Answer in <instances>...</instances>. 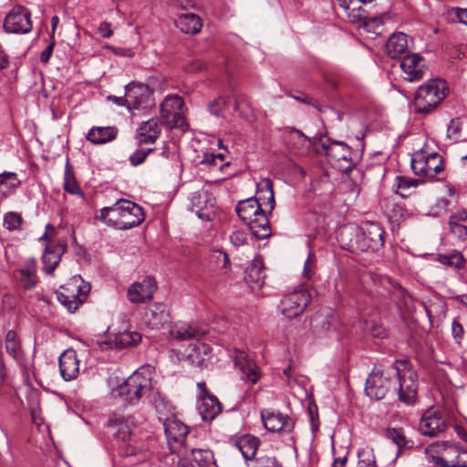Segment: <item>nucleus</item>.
I'll use <instances>...</instances> for the list:
<instances>
[{"label":"nucleus","mask_w":467,"mask_h":467,"mask_svg":"<svg viewBox=\"0 0 467 467\" xmlns=\"http://www.w3.org/2000/svg\"><path fill=\"white\" fill-rule=\"evenodd\" d=\"M122 202H124V199L117 201L111 206L102 208L100 214L97 218L105 222L109 226L119 229V223L122 222Z\"/></svg>","instance_id":"nucleus-33"},{"label":"nucleus","mask_w":467,"mask_h":467,"mask_svg":"<svg viewBox=\"0 0 467 467\" xmlns=\"http://www.w3.org/2000/svg\"><path fill=\"white\" fill-rule=\"evenodd\" d=\"M225 106V100L223 98H219L217 99H214L212 103H210L209 109L212 114L215 115L216 117H219L222 113L223 109H224Z\"/></svg>","instance_id":"nucleus-58"},{"label":"nucleus","mask_w":467,"mask_h":467,"mask_svg":"<svg viewBox=\"0 0 467 467\" xmlns=\"http://www.w3.org/2000/svg\"><path fill=\"white\" fill-rule=\"evenodd\" d=\"M80 278L73 277L68 283L60 286L57 291V300L67 308L69 312L76 311L85 301L89 286L81 285Z\"/></svg>","instance_id":"nucleus-8"},{"label":"nucleus","mask_w":467,"mask_h":467,"mask_svg":"<svg viewBox=\"0 0 467 467\" xmlns=\"http://www.w3.org/2000/svg\"><path fill=\"white\" fill-rule=\"evenodd\" d=\"M394 383L399 382V399L407 405H411L417 399L418 375L408 361H397L391 366Z\"/></svg>","instance_id":"nucleus-5"},{"label":"nucleus","mask_w":467,"mask_h":467,"mask_svg":"<svg viewBox=\"0 0 467 467\" xmlns=\"http://www.w3.org/2000/svg\"><path fill=\"white\" fill-rule=\"evenodd\" d=\"M462 124L458 119H451L448 125L447 133L448 137L455 141L459 140Z\"/></svg>","instance_id":"nucleus-53"},{"label":"nucleus","mask_w":467,"mask_h":467,"mask_svg":"<svg viewBox=\"0 0 467 467\" xmlns=\"http://www.w3.org/2000/svg\"><path fill=\"white\" fill-rule=\"evenodd\" d=\"M437 447V463L443 467H467V448L450 441L439 443Z\"/></svg>","instance_id":"nucleus-9"},{"label":"nucleus","mask_w":467,"mask_h":467,"mask_svg":"<svg viewBox=\"0 0 467 467\" xmlns=\"http://www.w3.org/2000/svg\"><path fill=\"white\" fill-rule=\"evenodd\" d=\"M394 297L399 309L404 314H410L415 310L414 299L401 286H399L394 292Z\"/></svg>","instance_id":"nucleus-41"},{"label":"nucleus","mask_w":467,"mask_h":467,"mask_svg":"<svg viewBox=\"0 0 467 467\" xmlns=\"http://www.w3.org/2000/svg\"><path fill=\"white\" fill-rule=\"evenodd\" d=\"M152 369L143 366L133 372L123 383L118 386L116 392L130 404H136L151 389Z\"/></svg>","instance_id":"nucleus-3"},{"label":"nucleus","mask_w":467,"mask_h":467,"mask_svg":"<svg viewBox=\"0 0 467 467\" xmlns=\"http://www.w3.org/2000/svg\"><path fill=\"white\" fill-rule=\"evenodd\" d=\"M384 436L398 447L399 452L406 448L412 447V441L407 438L404 430L401 428H387Z\"/></svg>","instance_id":"nucleus-40"},{"label":"nucleus","mask_w":467,"mask_h":467,"mask_svg":"<svg viewBox=\"0 0 467 467\" xmlns=\"http://www.w3.org/2000/svg\"><path fill=\"white\" fill-rule=\"evenodd\" d=\"M385 231L379 223L367 222L342 226L337 234L340 246L350 253L377 254L383 249Z\"/></svg>","instance_id":"nucleus-1"},{"label":"nucleus","mask_w":467,"mask_h":467,"mask_svg":"<svg viewBox=\"0 0 467 467\" xmlns=\"http://www.w3.org/2000/svg\"><path fill=\"white\" fill-rule=\"evenodd\" d=\"M161 132V128L156 119H150L142 122L138 129L137 139L139 145L154 144Z\"/></svg>","instance_id":"nucleus-28"},{"label":"nucleus","mask_w":467,"mask_h":467,"mask_svg":"<svg viewBox=\"0 0 467 467\" xmlns=\"http://www.w3.org/2000/svg\"><path fill=\"white\" fill-rule=\"evenodd\" d=\"M122 222L119 223V230H128L139 226L145 219L142 208L133 202H122Z\"/></svg>","instance_id":"nucleus-19"},{"label":"nucleus","mask_w":467,"mask_h":467,"mask_svg":"<svg viewBox=\"0 0 467 467\" xmlns=\"http://www.w3.org/2000/svg\"><path fill=\"white\" fill-rule=\"evenodd\" d=\"M443 159L439 153H437L435 158V164L432 167V172L431 175L430 176V179L435 178L443 171Z\"/></svg>","instance_id":"nucleus-63"},{"label":"nucleus","mask_w":467,"mask_h":467,"mask_svg":"<svg viewBox=\"0 0 467 467\" xmlns=\"http://www.w3.org/2000/svg\"><path fill=\"white\" fill-rule=\"evenodd\" d=\"M191 209L204 221H212L215 216V199L205 190L197 191L191 195Z\"/></svg>","instance_id":"nucleus-15"},{"label":"nucleus","mask_w":467,"mask_h":467,"mask_svg":"<svg viewBox=\"0 0 467 467\" xmlns=\"http://www.w3.org/2000/svg\"><path fill=\"white\" fill-rule=\"evenodd\" d=\"M438 261L444 265L455 269L462 268L465 263L463 255L458 251H452L450 254H438Z\"/></svg>","instance_id":"nucleus-45"},{"label":"nucleus","mask_w":467,"mask_h":467,"mask_svg":"<svg viewBox=\"0 0 467 467\" xmlns=\"http://www.w3.org/2000/svg\"><path fill=\"white\" fill-rule=\"evenodd\" d=\"M158 289L155 277L148 275L141 281L132 283L127 290V299L131 304H145L150 302Z\"/></svg>","instance_id":"nucleus-12"},{"label":"nucleus","mask_w":467,"mask_h":467,"mask_svg":"<svg viewBox=\"0 0 467 467\" xmlns=\"http://www.w3.org/2000/svg\"><path fill=\"white\" fill-rule=\"evenodd\" d=\"M452 424L453 419L447 410L431 407L421 415L419 431L423 436L431 438L439 437Z\"/></svg>","instance_id":"nucleus-6"},{"label":"nucleus","mask_w":467,"mask_h":467,"mask_svg":"<svg viewBox=\"0 0 467 467\" xmlns=\"http://www.w3.org/2000/svg\"><path fill=\"white\" fill-rule=\"evenodd\" d=\"M393 385L394 373L391 372V366L387 369L374 368L367 379L365 392L371 399L382 400Z\"/></svg>","instance_id":"nucleus-7"},{"label":"nucleus","mask_w":467,"mask_h":467,"mask_svg":"<svg viewBox=\"0 0 467 467\" xmlns=\"http://www.w3.org/2000/svg\"><path fill=\"white\" fill-rule=\"evenodd\" d=\"M205 67V64L200 60H194V61H192L190 62L185 69L187 72L189 73H196V72H200L202 70H203Z\"/></svg>","instance_id":"nucleus-64"},{"label":"nucleus","mask_w":467,"mask_h":467,"mask_svg":"<svg viewBox=\"0 0 467 467\" xmlns=\"http://www.w3.org/2000/svg\"><path fill=\"white\" fill-rule=\"evenodd\" d=\"M325 155L335 161H344L348 163L352 162V151L349 146L343 141L331 140L328 139L321 144Z\"/></svg>","instance_id":"nucleus-25"},{"label":"nucleus","mask_w":467,"mask_h":467,"mask_svg":"<svg viewBox=\"0 0 467 467\" xmlns=\"http://www.w3.org/2000/svg\"><path fill=\"white\" fill-rule=\"evenodd\" d=\"M182 106L183 101L180 96H167L161 104V118L168 123H175L181 117Z\"/></svg>","instance_id":"nucleus-27"},{"label":"nucleus","mask_w":467,"mask_h":467,"mask_svg":"<svg viewBox=\"0 0 467 467\" xmlns=\"http://www.w3.org/2000/svg\"><path fill=\"white\" fill-rule=\"evenodd\" d=\"M263 182H264V187L265 189V192L268 193L267 202L270 205V210H273L275 207V196H274L273 182L270 179H265L263 181Z\"/></svg>","instance_id":"nucleus-59"},{"label":"nucleus","mask_w":467,"mask_h":467,"mask_svg":"<svg viewBox=\"0 0 467 467\" xmlns=\"http://www.w3.org/2000/svg\"><path fill=\"white\" fill-rule=\"evenodd\" d=\"M225 156L223 153H205L203 155L202 163H207L209 165L213 166H219L220 169L223 167V161H224Z\"/></svg>","instance_id":"nucleus-52"},{"label":"nucleus","mask_w":467,"mask_h":467,"mask_svg":"<svg viewBox=\"0 0 467 467\" xmlns=\"http://www.w3.org/2000/svg\"><path fill=\"white\" fill-rule=\"evenodd\" d=\"M446 82L441 79H431L422 84L415 94V111L420 114L430 113L446 97Z\"/></svg>","instance_id":"nucleus-4"},{"label":"nucleus","mask_w":467,"mask_h":467,"mask_svg":"<svg viewBox=\"0 0 467 467\" xmlns=\"http://www.w3.org/2000/svg\"><path fill=\"white\" fill-rule=\"evenodd\" d=\"M358 467H377L373 450L363 449L358 451Z\"/></svg>","instance_id":"nucleus-47"},{"label":"nucleus","mask_w":467,"mask_h":467,"mask_svg":"<svg viewBox=\"0 0 467 467\" xmlns=\"http://www.w3.org/2000/svg\"><path fill=\"white\" fill-rule=\"evenodd\" d=\"M144 322L152 329H159L170 323V313L163 303L153 304L144 314Z\"/></svg>","instance_id":"nucleus-21"},{"label":"nucleus","mask_w":467,"mask_h":467,"mask_svg":"<svg viewBox=\"0 0 467 467\" xmlns=\"http://www.w3.org/2000/svg\"><path fill=\"white\" fill-rule=\"evenodd\" d=\"M175 23L176 26L186 34H197L202 26L200 16L192 13L182 14Z\"/></svg>","instance_id":"nucleus-38"},{"label":"nucleus","mask_w":467,"mask_h":467,"mask_svg":"<svg viewBox=\"0 0 467 467\" xmlns=\"http://www.w3.org/2000/svg\"><path fill=\"white\" fill-rule=\"evenodd\" d=\"M109 426L113 429V435L116 439L126 442L132 441V430L134 422L129 419L118 418L109 421Z\"/></svg>","instance_id":"nucleus-30"},{"label":"nucleus","mask_w":467,"mask_h":467,"mask_svg":"<svg viewBox=\"0 0 467 467\" xmlns=\"http://www.w3.org/2000/svg\"><path fill=\"white\" fill-rule=\"evenodd\" d=\"M450 15L453 20L467 26V8L453 7Z\"/></svg>","instance_id":"nucleus-56"},{"label":"nucleus","mask_w":467,"mask_h":467,"mask_svg":"<svg viewBox=\"0 0 467 467\" xmlns=\"http://www.w3.org/2000/svg\"><path fill=\"white\" fill-rule=\"evenodd\" d=\"M398 189L400 190H407L411 187H417L420 181L412 178H408L405 176H398Z\"/></svg>","instance_id":"nucleus-55"},{"label":"nucleus","mask_w":467,"mask_h":467,"mask_svg":"<svg viewBox=\"0 0 467 467\" xmlns=\"http://www.w3.org/2000/svg\"><path fill=\"white\" fill-rule=\"evenodd\" d=\"M192 454L199 467H218L213 452L210 450L192 449Z\"/></svg>","instance_id":"nucleus-44"},{"label":"nucleus","mask_w":467,"mask_h":467,"mask_svg":"<svg viewBox=\"0 0 467 467\" xmlns=\"http://www.w3.org/2000/svg\"><path fill=\"white\" fill-rule=\"evenodd\" d=\"M169 334L171 337L178 340H188L191 338H198L204 334L198 328H195L187 323L178 322L169 327Z\"/></svg>","instance_id":"nucleus-34"},{"label":"nucleus","mask_w":467,"mask_h":467,"mask_svg":"<svg viewBox=\"0 0 467 467\" xmlns=\"http://www.w3.org/2000/svg\"><path fill=\"white\" fill-rule=\"evenodd\" d=\"M22 223V217L19 213L14 212H8L4 217V226L9 230H16Z\"/></svg>","instance_id":"nucleus-50"},{"label":"nucleus","mask_w":467,"mask_h":467,"mask_svg":"<svg viewBox=\"0 0 467 467\" xmlns=\"http://www.w3.org/2000/svg\"><path fill=\"white\" fill-rule=\"evenodd\" d=\"M66 250L67 244L65 242H50L47 244L42 256L43 269L47 274L52 275L54 273Z\"/></svg>","instance_id":"nucleus-20"},{"label":"nucleus","mask_w":467,"mask_h":467,"mask_svg":"<svg viewBox=\"0 0 467 467\" xmlns=\"http://www.w3.org/2000/svg\"><path fill=\"white\" fill-rule=\"evenodd\" d=\"M212 348L205 343L196 342L188 348L187 359L195 367H207Z\"/></svg>","instance_id":"nucleus-29"},{"label":"nucleus","mask_w":467,"mask_h":467,"mask_svg":"<svg viewBox=\"0 0 467 467\" xmlns=\"http://www.w3.org/2000/svg\"><path fill=\"white\" fill-rule=\"evenodd\" d=\"M141 336L136 331H124L116 335L113 344L118 348H130L138 345Z\"/></svg>","instance_id":"nucleus-43"},{"label":"nucleus","mask_w":467,"mask_h":467,"mask_svg":"<svg viewBox=\"0 0 467 467\" xmlns=\"http://www.w3.org/2000/svg\"><path fill=\"white\" fill-rule=\"evenodd\" d=\"M234 365L241 372V379L254 385L261 378V371L253 358L243 350H235Z\"/></svg>","instance_id":"nucleus-17"},{"label":"nucleus","mask_w":467,"mask_h":467,"mask_svg":"<svg viewBox=\"0 0 467 467\" xmlns=\"http://www.w3.org/2000/svg\"><path fill=\"white\" fill-rule=\"evenodd\" d=\"M235 211L257 239H265L271 235L269 219L255 197L240 201Z\"/></svg>","instance_id":"nucleus-2"},{"label":"nucleus","mask_w":467,"mask_h":467,"mask_svg":"<svg viewBox=\"0 0 467 467\" xmlns=\"http://www.w3.org/2000/svg\"><path fill=\"white\" fill-rule=\"evenodd\" d=\"M310 298L307 291L296 290L283 297L279 304V309L287 318H294L304 312L310 302Z\"/></svg>","instance_id":"nucleus-13"},{"label":"nucleus","mask_w":467,"mask_h":467,"mask_svg":"<svg viewBox=\"0 0 467 467\" xmlns=\"http://www.w3.org/2000/svg\"><path fill=\"white\" fill-rule=\"evenodd\" d=\"M4 29L10 34H27L32 30L31 13L24 6H15L5 16Z\"/></svg>","instance_id":"nucleus-11"},{"label":"nucleus","mask_w":467,"mask_h":467,"mask_svg":"<svg viewBox=\"0 0 467 467\" xmlns=\"http://www.w3.org/2000/svg\"><path fill=\"white\" fill-rule=\"evenodd\" d=\"M59 369L62 378L67 380H72L79 373V360L74 349L65 350L58 359Z\"/></svg>","instance_id":"nucleus-23"},{"label":"nucleus","mask_w":467,"mask_h":467,"mask_svg":"<svg viewBox=\"0 0 467 467\" xmlns=\"http://www.w3.org/2000/svg\"><path fill=\"white\" fill-rule=\"evenodd\" d=\"M261 418L265 429L272 432L280 431L290 432L294 428L293 420L279 411L265 410L261 412Z\"/></svg>","instance_id":"nucleus-18"},{"label":"nucleus","mask_w":467,"mask_h":467,"mask_svg":"<svg viewBox=\"0 0 467 467\" xmlns=\"http://www.w3.org/2000/svg\"><path fill=\"white\" fill-rule=\"evenodd\" d=\"M5 343L7 353L16 358L21 350V342L16 332L9 330L5 335Z\"/></svg>","instance_id":"nucleus-46"},{"label":"nucleus","mask_w":467,"mask_h":467,"mask_svg":"<svg viewBox=\"0 0 467 467\" xmlns=\"http://www.w3.org/2000/svg\"><path fill=\"white\" fill-rule=\"evenodd\" d=\"M448 225L451 235L457 242H467V210L457 211L451 214Z\"/></svg>","instance_id":"nucleus-26"},{"label":"nucleus","mask_w":467,"mask_h":467,"mask_svg":"<svg viewBox=\"0 0 467 467\" xmlns=\"http://www.w3.org/2000/svg\"><path fill=\"white\" fill-rule=\"evenodd\" d=\"M330 322L323 316H315L311 320V327L315 333L322 335L329 330Z\"/></svg>","instance_id":"nucleus-49"},{"label":"nucleus","mask_w":467,"mask_h":467,"mask_svg":"<svg viewBox=\"0 0 467 467\" xmlns=\"http://www.w3.org/2000/svg\"><path fill=\"white\" fill-rule=\"evenodd\" d=\"M63 188L70 194H78L83 197V192L74 175L73 166L70 164L68 159L65 166Z\"/></svg>","instance_id":"nucleus-42"},{"label":"nucleus","mask_w":467,"mask_h":467,"mask_svg":"<svg viewBox=\"0 0 467 467\" xmlns=\"http://www.w3.org/2000/svg\"><path fill=\"white\" fill-rule=\"evenodd\" d=\"M231 243L234 246H241L246 243V234L243 231H234L230 236Z\"/></svg>","instance_id":"nucleus-61"},{"label":"nucleus","mask_w":467,"mask_h":467,"mask_svg":"<svg viewBox=\"0 0 467 467\" xmlns=\"http://www.w3.org/2000/svg\"><path fill=\"white\" fill-rule=\"evenodd\" d=\"M20 183L16 172L4 171L0 173V200L7 198L19 187Z\"/></svg>","instance_id":"nucleus-39"},{"label":"nucleus","mask_w":467,"mask_h":467,"mask_svg":"<svg viewBox=\"0 0 467 467\" xmlns=\"http://www.w3.org/2000/svg\"><path fill=\"white\" fill-rule=\"evenodd\" d=\"M215 257H216V262L220 265V267L222 269L227 270L228 267L230 266V259H229L227 254L224 252H222V251H217Z\"/></svg>","instance_id":"nucleus-62"},{"label":"nucleus","mask_w":467,"mask_h":467,"mask_svg":"<svg viewBox=\"0 0 467 467\" xmlns=\"http://www.w3.org/2000/svg\"><path fill=\"white\" fill-rule=\"evenodd\" d=\"M265 271L263 259L255 257L246 267L244 280L253 291L260 290L265 285Z\"/></svg>","instance_id":"nucleus-22"},{"label":"nucleus","mask_w":467,"mask_h":467,"mask_svg":"<svg viewBox=\"0 0 467 467\" xmlns=\"http://www.w3.org/2000/svg\"><path fill=\"white\" fill-rule=\"evenodd\" d=\"M36 269L35 260L32 259L16 274V278L20 282L21 285L26 289H32L37 282Z\"/></svg>","instance_id":"nucleus-37"},{"label":"nucleus","mask_w":467,"mask_h":467,"mask_svg":"<svg viewBox=\"0 0 467 467\" xmlns=\"http://www.w3.org/2000/svg\"><path fill=\"white\" fill-rule=\"evenodd\" d=\"M151 91L148 85L131 82L126 86L125 106L129 109L146 108L150 100Z\"/></svg>","instance_id":"nucleus-16"},{"label":"nucleus","mask_w":467,"mask_h":467,"mask_svg":"<svg viewBox=\"0 0 467 467\" xmlns=\"http://www.w3.org/2000/svg\"><path fill=\"white\" fill-rule=\"evenodd\" d=\"M400 67L405 75L404 79L409 82L421 80L428 70L424 57L416 53L404 55L400 58Z\"/></svg>","instance_id":"nucleus-14"},{"label":"nucleus","mask_w":467,"mask_h":467,"mask_svg":"<svg viewBox=\"0 0 467 467\" xmlns=\"http://www.w3.org/2000/svg\"><path fill=\"white\" fill-rule=\"evenodd\" d=\"M345 12L350 23H358L363 21L367 18L368 16L367 11L363 7L359 5L358 6L355 2L354 5H350V7Z\"/></svg>","instance_id":"nucleus-48"},{"label":"nucleus","mask_w":467,"mask_h":467,"mask_svg":"<svg viewBox=\"0 0 467 467\" xmlns=\"http://www.w3.org/2000/svg\"><path fill=\"white\" fill-rule=\"evenodd\" d=\"M199 412L204 421L213 420L222 410V404L212 395H203L198 406Z\"/></svg>","instance_id":"nucleus-32"},{"label":"nucleus","mask_w":467,"mask_h":467,"mask_svg":"<svg viewBox=\"0 0 467 467\" xmlns=\"http://www.w3.org/2000/svg\"><path fill=\"white\" fill-rule=\"evenodd\" d=\"M437 152L418 151L411 158V168L416 175L430 178Z\"/></svg>","instance_id":"nucleus-24"},{"label":"nucleus","mask_w":467,"mask_h":467,"mask_svg":"<svg viewBox=\"0 0 467 467\" xmlns=\"http://www.w3.org/2000/svg\"><path fill=\"white\" fill-rule=\"evenodd\" d=\"M55 45H56L55 38H50L47 47L42 51V53L40 55V61L42 63L46 64V63H47L49 61L50 57H51V55L53 53Z\"/></svg>","instance_id":"nucleus-60"},{"label":"nucleus","mask_w":467,"mask_h":467,"mask_svg":"<svg viewBox=\"0 0 467 467\" xmlns=\"http://www.w3.org/2000/svg\"><path fill=\"white\" fill-rule=\"evenodd\" d=\"M368 330L374 337L384 338L387 337L386 329L379 324L371 322L368 326Z\"/></svg>","instance_id":"nucleus-57"},{"label":"nucleus","mask_w":467,"mask_h":467,"mask_svg":"<svg viewBox=\"0 0 467 467\" xmlns=\"http://www.w3.org/2000/svg\"><path fill=\"white\" fill-rule=\"evenodd\" d=\"M408 48V36L403 33L393 34L386 43V52L393 59H400Z\"/></svg>","instance_id":"nucleus-31"},{"label":"nucleus","mask_w":467,"mask_h":467,"mask_svg":"<svg viewBox=\"0 0 467 467\" xmlns=\"http://www.w3.org/2000/svg\"><path fill=\"white\" fill-rule=\"evenodd\" d=\"M259 439L247 434L237 438L234 441L235 447L240 451L245 461L254 458L259 446Z\"/></svg>","instance_id":"nucleus-35"},{"label":"nucleus","mask_w":467,"mask_h":467,"mask_svg":"<svg viewBox=\"0 0 467 467\" xmlns=\"http://www.w3.org/2000/svg\"><path fill=\"white\" fill-rule=\"evenodd\" d=\"M118 134L115 127H92L86 138L93 144H104L113 140Z\"/></svg>","instance_id":"nucleus-36"},{"label":"nucleus","mask_w":467,"mask_h":467,"mask_svg":"<svg viewBox=\"0 0 467 467\" xmlns=\"http://www.w3.org/2000/svg\"><path fill=\"white\" fill-rule=\"evenodd\" d=\"M154 150L153 148L141 147L130 156V161L132 166H138L144 162L147 156Z\"/></svg>","instance_id":"nucleus-51"},{"label":"nucleus","mask_w":467,"mask_h":467,"mask_svg":"<svg viewBox=\"0 0 467 467\" xmlns=\"http://www.w3.org/2000/svg\"><path fill=\"white\" fill-rule=\"evenodd\" d=\"M164 431L171 452L185 455L188 427L179 420L168 419L164 422Z\"/></svg>","instance_id":"nucleus-10"},{"label":"nucleus","mask_w":467,"mask_h":467,"mask_svg":"<svg viewBox=\"0 0 467 467\" xmlns=\"http://www.w3.org/2000/svg\"><path fill=\"white\" fill-rule=\"evenodd\" d=\"M464 329L459 320H453L451 323V336L455 342L460 345L463 338Z\"/></svg>","instance_id":"nucleus-54"}]
</instances>
